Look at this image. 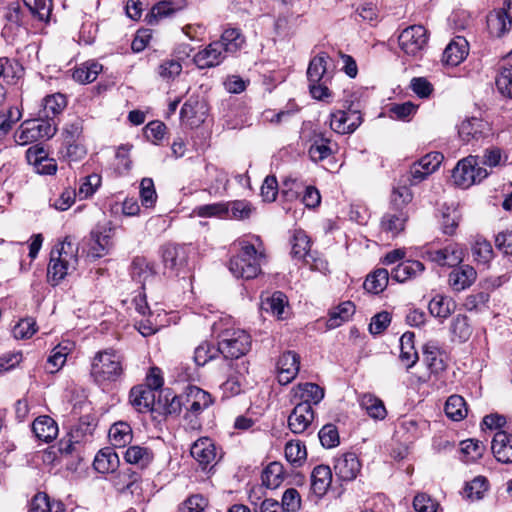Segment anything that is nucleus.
<instances>
[{
  "instance_id": "f257e3e1",
  "label": "nucleus",
  "mask_w": 512,
  "mask_h": 512,
  "mask_svg": "<svg viewBox=\"0 0 512 512\" xmlns=\"http://www.w3.org/2000/svg\"><path fill=\"white\" fill-rule=\"evenodd\" d=\"M124 358L113 349L98 351L93 357L90 374L99 384L119 381L124 375Z\"/></svg>"
},
{
  "instance_id": "f03ea898",
  "label": "nucleus",
  "mask_w": 512,
  "mask_h": 512,
  "mask_svg": "<svg viewBox=\"0 0 512 512\" xmlns=\"http://www.w3.org/2000/svg\"><path fill=\"white\" fill-rule=\"evenodd\" d=\"M265 255L258 252L254 245L244 244L237 255L229 262V270L236 278L253 279L261 273Z\"/></svg>"
},
{
  "instance_id": "7ed1b4c3",
  "label": "nucleus",
  "mask_w": 512,
  "mask_h": 512,
  "mask_svg": "<svg viewBox=\"0 0 512 512\" xmlns=\"http://www.w3.org/2000/svg\"><path fill=\"white\" fill-rule=\"evenodd\" d=\"M75 251L74 245L70 241H64L59 249L51 251L48 277L53 285H57L70 271L76 269L78 258Z\"/></svg>"
},
{
  "instance_id": "20e7f679",
  "label": "nucleus",
  "mask_w": 512,
  "mask_h": 512,
  "mask_svg": "<svg viewBox=\"0 0 512 512\" xmlns=\"http://www.w3.org/2000/svg\"><path fill=\"white\" fill-rule=\"evenodd\" d=\"M251 336L241 329H227L218 337V350L225 357L239 359L246 355L251 349Z\"/></svg>"
},
{
  "instance_id": "39448f33",
  "label": "nucleus",
  "mask_w": 512,
  "mask_h": 512,
  "mask_svg": "<svg viewBox=\"0 0 512 512\" xmlns=\"http://www.w3.org/2000/svg\"><path fill=\"white\" fill-rule=\"evenodd\" d=\"M489 174L486 167L480 166V156L469 155L457 163L452 171V179L457 186L469 188L483 181Z\"/></svg>"
},
{
  "instance_id": "423d86ee",
  "label": "nucleus",
  "mask_w": 512,
  "mask_h": 512,
  "mask_svg": "<svg viewBox=\"0 0 512 512\" xmlns=\"http://www.w3.org/2000/svg\"><path fill=\"white\" fill-rule=\"evenodd\" d=\"M398 43L407 56L419 57L428 43L427 30L422 25L409 26L398 36Z\"/></svg>"
},
{
  "instance_id": "0eeeda50",
  "label": "nucleus",
  "mask_w": 512,
  "mask_h": 512,
  "mask_svg": "<svg viewBox=\"0 0 512 512\" xmlns=\"http://www.w3.org/2000/svg\"><path fill=\"white\" fill-rule=\"evenodd\" d=\"M362 123L360 112L353 110L351 105L347 110H338L331 114L330 127L339 134L353 133Z\"/></svg>"
},
{
  "instance_id": "6e6552de",
  "label": "nucleus",
  "mask_w": 512,
  "mask_h": 512,
  "mask_svg": "<svg viewBox=\"0 0 512 512\" xmlns=\"http://www.w3.org/2000/svg\"><path fill=\"white\" fill-rule=\"evenodd\" d=\"M185 418L197 417L213 404L212 396L197 386H189L185 392Z\"/></svg>"
},
{
  "instance_id": "1a4fd4ad",
  "label": "nucleus",
  "mask_w": 512,
  "mask_h": 512,
  "mask_svg": "<svg viewBox=\"0 0 512 512\" xmlns=\"http://www.w3.org/2000/svg\"><path fill=\"white\" fill-rule=\"evenodd\" d=\"M165 270L178 275L188 264L187 248L182 245L167 244L161 248Z\"/></svg>"
},
{
  "instance_id": "9d476101",
  "label": "nucleus",
  "mask_w": 512,
  "mask_h": 512,
  "mask_svg": "<svg viewBox=\"0 0 512 512\" xmlns=\"http://www.w3.org/2000/svg\"><path fill=\"white\" fill-rule=\"evenodd\" d=\"M426 258L439 266L455 267L464 259V250L457 243H450L442 249L428 250Z\"/></svg>"
},
{
  "instance_id": "9b49d317",
  "label": "nucleus",
  "mask_w": 512,
  "mask_h": 512,
  "mask_svg": "<svg viewBox=\"0 0 512 512\" xmlns=\"http://www.w3.org/2000/svg\"><path fill=\"white\" fill-rule=\"evenodd\" d=\"M156 397L158 398V395L154 389L138 385L130 390L129 402L138 412L156 411L158 408Z\"/></svg>"
},
{
  "instance_id": "f8f14e48",
  "label": "nucleus",
  "mask_w": 512,
  "mask_h": 512,
  "mask_svg": "<svg viewBox=\"0 0 512 512\" xmlns=\"http://www.w3.org/2000/svg\"><path fill=\"white\" fill-rule=\"evenodd\" d=\"M300 369V357L294 351L284 352L277 361V378L281 385L291 383Z\"/></svg>"
},
{
  "instance_id": "ddd939ff",
  "label": "nucleus",
  "mask_w": 512,
  "mask_h": 512,
  "mask_svg": "<svg viewBox=\"0 0 512 512\" xmlns=\"http://www.w3.org/2000/svg\"><path fill=\"white\" fill-rule=\"evenodd\" d=\"M314 419V411L308 403H298L288 416V428L294 434L305 432Z\"/></svg>"
},
{
  "instance_id": "4468645a",
  "label": "nucleus",
  "mask_w": 512,
  "mask_h": 512,
  "mask_svg": "<svg viewBox=\"0 0 512 512\" xmlns=\"http://www.w3.org/2000/svg\"><path fill=\"white\" fill-rule=\"evenodd\" d=\"M361 471V463L355 453L347 452L335 458L334 472L341 481H353Z\"/></svg>"
},
{
  "instance_id": "2eb2a0df",
  "label": "nucleus",
  "mask_w": 512,
  "mask_h": 512,
  "mask_svg": "<svg viewBox=\"0 0 512 512\" xmlns=\"http://www.w3.org/2000/svg\"><path fill=\"white\" fill-rule=\"evenodd\" d=\"M224 365L228 368L227 380L222 384L224 393L229 396L238 395L241 392V379L248 372V363L242 361L240 364L233 361H224Z\"/></svg>"
},
{
  "instance_id": "dca6fc26",
  "label": "nucleus",
  "mask_w": 512,
  "mask_h": 512,
  "mask_svg": "<svg viewBox=\"0 0 512 512\" xmlns=\"http://www.w3.org/2000/svg\"><path fill=\"white\" fill-rule=\"evenodd\" d=\"M225 59L220 45L213 41L194 55L193 62L199 69H206L220 65Z\"/></svg>"
},
{
  "instance_id": "f3484780",
  "label": "nucleus",
  "mask_w": 512,
  "mask_h": 512,
  "mask_svg": "<svg viewBox=\"0 0 512 512\" xmlns=\"http://www.w3.org/2000/svg\"><path fill=\"white\" fill-rule=\"evenodd\" d=\"M185 393L176 395L171 389H163L158 393L156 408L157 412H162L166 415H178L182 408H185Z\"/></svg>"
},
{
  "instance_id": "a211bd4d",
  "label": "nucleus",
  "mask_w": 512,
  "mask_h": 512,
  "mask_svg": "<svg viewBox=\"0 0 512 512\" xmlns=\"http://www.w3.org/2000/svg\"><path fill=\"white\" fill-rule=\"evenodd\" d=\"M491 450L498 462L512 463V435L504 430L497 431L492 440Z\"/></svg>"
},
{
  "instance_id": "6ab92c4d",
  "label": "nucleus",
  "mask_w": 512,
  "mask_h": 512,
  "mask_svg": "<svg viewBox=\"0 0 512 512\" xmlns=\"http://www.w3.org/2000/svg\"><path fill=\"white\" fill-rule=\"evenodd\" d=\"M408 218V213L403 208L392 207L390 211L383 215L380 224L381 229L391 233L392 236H397L404 231Z\"/></svg>"
},
{
  "instance_id": "aec40b11",
  "label": "nucleus",
  "mask_w": 512,
  "mask_h": 512,
  "mask_svg": "<svg viewBox=\"0 0 512 512\" xmlns=\"http://www.w3.org/2000/svg\"><path fill=\"white\" fill-rule=\"evenodd\" d=\"M220 45V49L227 56L236 55L245 45V37L236 28L226 29L219 40L216 41Z\"/></svg>"
},
{
  "instance_id": "412c9836",
  "label": "nucleus",
  "mask_w": 512,
  "mask_h": 512,
  "mask_svg": "<svg viewBox=\"0 0 512 512\" xmlns=\"http://www.w3.org/2000/svg\"><path fill=\"white\" fill-rule=\"evenodd\" d=\"M477 272L470 265H461L449 274V284L455 291L469 288L476 280Z\"/></svg>"
},
{
  "instance_id": "4be33fe9",
  "label": "nucleus",
  "mask_w": 512,
  "mask_h": 512,
  "mask_svg": "<svg viewBox=\"0 0 512 512\" xmlns=\"http://www.w3.org/2000/svg\"><path fill=\"white\" fill-rule=\"evenodd\" d=\"M190 453L192 457L203 468L211 464L216 459V448L212 440L209 438H200L191 447Z\"/></svg>"
},
{
  "instance_id": "5701e85b",
  "label": "nucleus",
  "mask_w": 512,
  "mask_h": 512,
  "mask_svg": "<svg viewBox=\"0 0 512 512\" xmlns=\"http://www.w3.org/2000/svg\"><path fill=\"white\" fill-rule=\"evenodd\" d=\"M468 55V42L463 37L454 38L443 52V61L451 66L459 65Z\"/></svg>"
},
{
  "instance_id": "b1692460",
  "label": "nucleus",
  "mask_w": 512,
  "mask_h": 512,
  "mask_svg": "<svg viewBox=\"0 0 512 512\" xmlns=\"http://www.w3.org/2000/svg\"><path fill=\"white\" fill-rule=\"evenodd\" d=\"M423 358L432 373H439L447 367V355L432 342L423 346Z\"/></svg>"
},
{
  "instance_id": "393cba45",
  "label": "nucleus",
  "mask_w": 512,
  "mask_h": 512,
  "mask_svg": "<svg viewBox=\"0 0 512 512\" xmlns=\"http://www.w3.org/2000/svg\"><path fill=\"white\" fill-rule=\"evenodd\" d=\"M332 483V471L327 465L314 467L311 473V489L318 496H324Z\"/></svg>"
},
{
  "instance_id": "a878e982",
  "label": "nucleus",
  "mask_w": 512,
  "mask_h": 512,
  "mask_svg": "<svg viewBox=\"0 0 512 512\" xmlns=\"http://www.w3.org/2000/svg\"><path fill=\"white\" fill-rule=\"evenodd\" d=\"M487 130L486 122L478 118H471L462 122L459 128V136L464 142L469 143L472 140L478 141L485 137Z\"/></svg>"
},
{
  "instance_id": "bb28decb",
  "label": "nucleus",
  "mask_w": 512,
  "mask_h": 512,
  "mask_svg": "<svg viewBox=\"0 0 512 512\" xmlns=\"http://www.w3.org/2000/svg\"><path fill=\"white\" fill-rule=\"evenodd\" d=\"M35 436L46 443L54 440L58 435L57 423L47 415L39 416L32 424Z\"/></svg>"
},
{
  "instance_id": "cd10ccee",
  "label": "nucleus",
  "mask_w": 512,
  "mask_h": 512,
  "mask_svg": "<svg viewBox=\"0 0 512 512\" xmlns=\"http://www.w3.org/2000/svg\"><path fill=\"white\" fill-rule=\"evenodd\" d=\"M424 264L418 260H406L399 263L391 273L392 279L397 282H405L415 278L424 271Z\"/></svg>"
},
{
  "instance_id": "c85d7f7f",
  "label": "nucleus",
  "mask_w": 512,
  "mask_h": 512,
  "mask_svg": "<svg viewBox=\"0 0 512 512\" xmlns=\"http://www.w3.org/2000/svg\"><path fill=\"white\" fill-rule=\"evenodd\" d=\"M124 459L127 463L138 466L144 469L154 459V454L151 449L139 445L130 446L124 453Z\"/></svg>"
},
{
  "instance_id": "c756f323",
  "label": "nucleus",
  "mask_w": 512,
  "mask_h": 512,
  "mask_svg": "<svg viewBox=\"0 0 512 512\" xmlns=\"http://www.w3.org/2000/svg\"><path fill=\"white\" fill-rule=\"evenodd\" d=\"M360 406L374 420H383L387 416L383 401L373 394H363L360 398Z\"/></svg>"
},
{
  "instance_id": "7c9ffc66",
  "label": "nucleus",
  "mask_w": 512,
  "mask_h": 512,
  "mask_svg": "<svg viewBox=\"0 0 512 512\" xmlns=\"http://www.w3.org/2000/svg\"><path fill=\"white\" fill-rule=\"evenodd\" d=\"M130 272L133 280L141 283L143 286L147 280L153 278L156 274L154 264L144 257L134 258Z\"/></svg>"
},
{
  "instance_id": "2f4dec72",
  "label": "nucleus",
  "mask_w": 512,
  "mask_h": 512,
  "mask_svg": "<svg viewBox=\"0 0 512 512\" xmlns=\"http://www.w3.org/2000/svg\"><path fill=\"white\" fill-rule=\"evenodd\" d=\"M400 360L407 369L413 367L418 360V353L414 347V333L406 332L400 338Z\"/></svg>"
},
{
  "instance_id": "473e14b6",
  "label": "nucleus",
  "mask_w": 512,
  "mask_h": 512,
  "mask_svg": "<svg viewBox=\"0 0 512 512\" xmlns=\"http://www.w3.org/2000/svg\"><path fill=\"white\" fill-rule=\"evenodd\" d=\"M329 55L325 52L319 53L309 63L307 69V78L309 83L321 82L327 80L325 78L327 72V60Z\"/></svg>"
},
{
  "instance_id": "72a5a7b5",
  "label": "nucleus",
  "mask_w": 512,
  "mask_h": 512,
  "mask_svg": "<svg viewBox=\"0 0 512 512\" xmlns=\"http://www.w3.org/2000/svg\"><path fill=\"white\" fill-rule=\"evenodd\" d=\"M296 396L301 400L299 403L317 405L324 397V389L315 383L306 382L298 385Z\"/></svg>"
},
{
  "instance_id": "f704fd0d",
  "label": "nucleus",
  "mask_w": 512,
  "mask_h": 512,
  "mask_svg": "<svg viewBox=\"0 0 512 512\" xmlns=\"http://www.w3.org/2000/svg\"><path fill=\"white\" fill-rule=\"evenodd\" d=\"M118 464V455L109 448L99 451L93 462L95 470L100 473L114 472Z\"/></svg>"
},
{
  "instance_id": "c9c22d12",
  "label": "nucleus",
  "mask_w": 512,
  "mask_h": 512,
  "mask_svg": "<svg viewBox=\"0 0 512 512\" xmlns=\"http://www.w3.org/2000/svg\"><path fill=\"white\" fill-rule=\"evenodd\" d=\"M287 305V296L281 291H275L271 296L262 300V309L271 312L278 319L284 318L283 314Z\"/></svg>"
},
{
  "instance_id": "e433bc0d",
  "label": "nucleus",
  "mask_w": 512,
  "mask_h": 512,
  "mask_svg": "<svg viewBox=\"0 0 512 512\" xmlns=\"http://www.w3.org/2000/svg\"><path fill=\"white\" fill-rule=\"evenodd\" d=\"M109 439L113 446L124 448L132 440V429L126 422H117L109 429Z\"/></svg>"
},
{
  "instance_id": "4c0bfd02",
  "label": "nucleus",
  "mask_w": 512,
  "mask_h": 512,
  "mask_svg": "<svg viewBox=\"0 0 512 512\" xmlns=\"http://www.w3.org/2000/svg\"><path fill=\"white\" fill-rule=\"evenodd\" d=\"M455 307V302L450 297L443 295L433 297L428 306L430 313L439 318L450 316L454 312Z\"/></svg>"
},
{
  "instance_id": "58836bf2",
  "label": "nucleus",
  "mask_w": 512,
  "mask_h": 512,
  "mask_svg": "<svg viewBox=\"0 0 512 512\" xmlns=\"http://www.w3.org/2000/svg\"><path fill=\"white\" fill-rule=\"evenodd\" d=\"M389 282V272L384 268H378L369 274L364 282V289L373 294L381 293Z\"/></svg>"
},
{
  "instance_id": "ea45409f",
  "label": "nucleus",
  "mask_w": 512,
  "mask_h": 512,
  "mask_svg": "<svg viewBox=\"0 0 512 512\" xmlns=\"http://www.w3.org/2000/svg\"><path fill=\"white\" fill-rule=\"evenodd\" d=\"M262 483L267 488L276 489L284 479V468L279 462L270 463L262 472Z\"/></svg>"
},
{
  "instance_id": "a19ab883",
  "label": "nucleus",
  "mask_w": 512,
  "mask_h": 512,
  "mask_svg": "<svg viewBox=\"0 0 512 512\" xmlns=\"http://www.w3.org/2000/svg\"><path fill=\"white\" fill-rule=\"evenodd\" d=\"M285 458L294 467H300L307 458L305 445L299 441H289L285 445Z\"/></svg>"
},
{
  "instance_id": "79ce46f5",
  "label": "nucleus",
  "mask_w": 512,
  "mask_h": 512,
  "mask_svg": "<svg viewBox=\"0 0 512 512\" xmlns=\"http://www.w3.org/2000/svg\"><path fill=\"white\" fill-rule=\"evenodd\" d=\"M355 312V305L346 301L335 307L329 313L328 326L330 328H336L343 322L347 321Z\"/></svg>"
},
{
  "instance_id": "37998d69",
  "label": "nucleus",
  "mask_w": 512,
  "mask_h": 512,
  "mask_svg": "<svg viewBox=\"0 0 512 512\" xmlns=\"http://www.w3.org/2000/svg\"><path fill=\"white\" fill-rule=\"evenodd\" d=\"M445 413L448 418L460 421L467 415L466 402L460 395H451L445 404Z\"/></svg>"
},
{
  "instance_id": "c03bdc74",
  "label": "nucleus",
  "mask_w": 512,
  "mask_h": 512,
  "mask_svg": "<svg viewBox=\"0 0 512 512\" xmlns=\"http://www.w3.org/2000/svg\"><path fill=\"white\" fill-rule=\"evenodd\" d=\"M487 25L490 34L495 37L503 36L511 27V25H509L508 17L500 10L491 13L488 16Z\"/></svg>"
},
{
  "instance_id": "a18cd8bd",
  "label": "nucleus",
  "mask_w": 512,
  "mask_h": 512,
  "mask_svg": "<svg viewBox=\"0 0 512 512\" xmlns=\"http://www.w3.org/2000/svg\"><path fill=\"white\" fill-rule=\"evenodd\" d=\"M472 255L478 264L486 266L493 258L491 243L482 237H477L472 246Z\"/></svg>"
},
{
  "instance_id": "49530a36",
  "label": "nucleus",
  "mask_w": 512,
  "mask_h": 512,
  "mask_svg": "<svg viewBox=\"0 0 512 512\" xmlns=\"http://www.w3.org/2000/svg\"><path fill=\"white\" fill-rule=\"evenodd\" d=\"M102 70V65L97 62L83 64L81 67L76 68L72 74L75 81L86 84L96 80L98 74Z\"/></svg>"
},
{
  "instance_id": "de8ad7c7",
  "label": "nucleus",
  "mask_w": 512,
  "mask_h": 512,
  "mask_svg": "<svg viewBox=\"0 0 512 512\" xmlns=\"http://www.w3.org/2000/svg\"><path fill=\"white\" fill-rule=\"evenodd\" d=\"M67 105L66 97L61 93L48 95L43 100L45 117L51 118L61 113Z\"/></svg>"
},
{
  "instance_id": "09e8293b",
  "label": "nucleus",
  "mask_w": 512,
  "mask_h": 512,
  "mask_svg": "<svg viewBox=\"0 0 512 512\" xmlns=\"http://www.w3.org/2000/svg\"><path fill=\"white\" fill-rule=\"evenodd\" d=\"M488 489V481L483 476H477L472 481L467 482L463 494L471 500H479L484 496Z\"/></svg>"
},
{
  "instance_id": "8fccbe9b",
  "label": "nucleus",
  "mask_w": 512,
  "mask_h": 512,
  "mask_svg": "<svg viewBox=\"0 0 512 512\" xmlns=\"http://www.w3.org/2000/svg\"><path fill=\"white\" fill-rule=\"evenodd\" d=\"M460 214L455 208L446 207L441 213V230L446 235H453L459 225Z\"/></svg>"
},
{
  "instance_id": "3c124183",
  "label": "nucleus",
  "mask_w": 512,
  "mask_h": 512,
  "mask_svg": "<svg viewBox=\"0 0 512 512\" xmlns=\"http://www.w3.org/2000/svg\"><path fill=\"white\" fill-rule=\"evenodd\" d=\"M310 240L303 231H296L292 239L291 255L297 259H306L309 255Z\"/></svg>"
},
{
  "instance_id": "603ef678",
  "label": "nucleus",
  "mask_w": 512,
  "mask_h": 512,
  "mask_svg": "<svg viewBox=\"0 0 512 512\" xmlns=\"http://www.w3.org/2000/svg\"><path fill=\"white\" fill-rule=\"evenodd\" d=\"M485 451V445L475 439H467L461 442V452L465 455L466 462H474L480 459Z\"/></svg>"
},
{
  "instance_id": "864d4df0",
  "label": "nucleus",
  "mask_w": 512,
  "mask_h": 512,
  "mask_svg": "<svg viewBox=\"0 0 512 512\" xmlns=\"http://www.w3.org/2000/svg\"><path fill=\"white\" fill-rule=\"evenodd\" d=\"M496 86L502 96L512 98V66L500 69L496 77Z\"/></svg>"
},
{
  "instance_id": "5fc2aeb1",
  "label": "nucleus",
  "mask_w": 512,
  "mask_h": 512,
  "mask_svg": "<svg viewBox=\"0 0 512 512\" xmlns=\"http://www.w3.org/2000/svg\"><path fill=\"white\" fill-rule=\"evenodd\" d=\"M218 353H220L218 346L214 347L211 343L204 341L195 348L194 361L198 366H203Z\"/></svg>"
},
{
  "instance_id": "6e6d98bb",
  "label": "nucleus",
  "mask_w": 512,
  "mask_h": 512,
  "mask_svg": "<svg viewBox=\"0 0 512 512\" xmlns=\"http://www.w3.org/2000/svg\"><path fill=\"white\" fill-rule=\"evenodd\" d=\"M194 212L199 217L227 218L229 215V207L226 203H213L196 207Z\"/></svg>"
},
{
  "instance_id": "4d7b16f0",
  "label": "nucleus",
  "mask_w": 512,
  "mask_h": 512,
  "mask_svg": "<svg viewBox=\"0 0 512 512\" xmlns=\"http://www.w3.org/2000/svg\"><path fill=\"white\" fill-rule=\"evenodd\" d=\"M450 330L461 342L466 341L472 332L467 316L462 314H458L453 318Z\"/></svg>"
},
{
  "instance_id": "13d9d810",
  "label": "nucleus",
  "mask_w": 512,
  "mask_h": 512,
  "mask_svg": "<svg viewBox=\"0 0 512 512\" xmlns=\"http://www.w3.org/2000/svg\"><path fill=\"white\" fill-rule=\"evenodd\" d=\"M141 203L146 208H151L157 201V193L151 178H143L140 182Z\"/></svg>"
},
{
  "instance_id": "bf43d9fd",
  "label": "nucleus",
  "mask_w": 512,
  "mask_h": 512,
  "mask_svg": "<svg viewBox=\"0 0 512 512\" xmlns=\"http://www.w3.org/2000/svg\"><path fill=\"white\" fill-rule=\"evenodd\" d=\"M229 207V215L227 217L244 220L248 219L253 211L252 205L246 200H236L226 203Z\"/></svg>"
},
{
  "instance_id": "052dcab7",
  "label": "nucleus",
  "mask_w": 512,
  "mask_h": 512,
  "mask_svg": "<svg viewBox=\"0 0 512 512\" xmlns=\"http://www.w3.org/2000/svg\"><path fill=\"white\" fill-rule=\"evenodd\" d=\"M101 185V176L98 174H91L82 178L78 192L76 193L80 199H85L92 196L97 188Z\"/></svg>"
},
{
  "instance_id": "680f3d73",
  "label": "nucleus",
  "mask_w": 512,
  "mask_h": 512,
  "mask_svg": "<svg viewBox=\"0 0 512 512\" xmlns=\"http://www.w3.org/2000/svg\"><path fill=\"white\" fill-rule=\"evenodd\" d=\"M113 234L114 228L110 223H106L103 225H97L96 228L91 231L90 236L93 240L101 242L104 247H107L110 250L113 246Z\"/></svg>"
},
{
  "instance_id": "e2e57ef3",
  "label": "nucleus",
  "mask_w": 512,
  "mask_h": 512,
  "mask_svg": "<svg viewBox=\"0 0 512 512\" xmlns=\"http://www.w3.org/2000/svg\"><path fill=\"white\" fill-rule=\"evenodd\" d=\"M318 437L325 448H333L339 444V433L333 424L324 425L319 431Z\"/></svg>"
},
{
  "instance_id": "0e129e2a",
  "label": "nucleus",
  "mask_w": 512,
  "mask_h": 512,
  "mask_svg": "<svg viewBox=\"0 0 512 512\" xmlns=\"http://www.w3.org/2000/svg\"><path fill=\"white\" fill-rule=\"evenodd\" d=\"M281 508L285 512H296L301 506V497L295 488L287 489L282 496L280 503Z\"/></svg>"
},
{
  "instance_id": "69168bd1",
  "label": "nucleus",
  "mask_w": 512,
  "mask_h": 512,
  "mask_svg": "<svg viewBox=\"0 0 512 512\" xmlns=\"http://www.w3.org/2000/svg\"><path fill=\"white\" fill-rule=\"evenodd\" d=\"M83 133V120L81 118H74L65 125L64 140L65 143L78 142Z\"/></svg>"
},
{
  "instance_id": "338daca9",
  "label": "nucleus",
  "mask_w": 512,
  "mask_h": 512,
  "mask_svg": "<svg viewBox=\"0 0 512 512\" xmlns=\"http://www.w3.org/2000/svg\"><path fill=\"white\" fill-rule=\"evenodd\" d=\"M208 500L200 494L192 495L178 508V512H204Z\"/></svg>"
},
{
  "instance_id": "774afa93",
  "label": "nucleus",
  "mask_w": 512,
  "mask_h": 512,
  "mask_svg": "<svg viewBox=\"0 0 512 512\" xmlns=\"http://www.w3.org/2000/svg\"><path fill=\"white\" fill-rule=\"evenodd\" d=\"M413 507L416 512H436L438 503L429 495L421 493L414 497Z\"/></svg>"
}]
</instances>
